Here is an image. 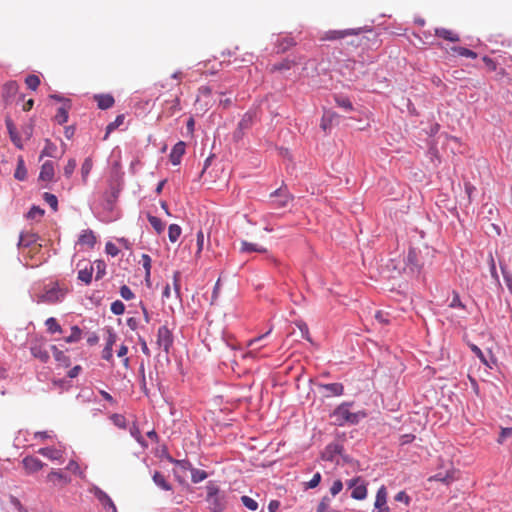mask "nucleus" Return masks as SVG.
Wrapping results in <instances>:
<instances>
[{"label": "nucleus", "mask_w": 512, "mask_h": 512, "mask_svg": "<svg viewBox=\"0 0 512 512\" xmlns=\"http://www.w3.org/2000/svg\"><path fill=\"white\" fill-rule=\"evenodd\" d=\"M76 166H77L76 160L73 158L69 159L67 164L64 167L65 177L70 178L73 175V173L76 169Z\"/></svg>", "instance_id": "49530a36"}, {"label": "nucleus", "mask_w": 512, "mask_h": 512, "mask_svg": "<svg viewBox=\"0 0 512 512\" xmlns=\"http://www.w3.org/2000/svg\"><path fill=\"white\" fill-rule=\"evenodd\" d=\"M167 460L178 466L180 469L184 470V471H190L193 469V465L192 463L188 460V459H181V460H178V459H174L172 456L168 455L167 456Z\"/></svg>", "instance_id": "2f4dec72"}, {"label": "nucleus", "mask_w": 512, "mask_h": 512, "mask_svg": "<svg viewBox=\"0 0 512 512\" xmlns=\"http://www.w3.org/2000/svg\"><path fill=\"white\" fill-rule=\"evenodd\" d=\"M38 453L52 461H63V451L55 447H43L38 450Z\"/></svg>", "instance_id": "2eb2a0df"}, {"label": "nucleus", "mask_w": 512, "mask_h": 512, "mask_svg": "<svg viewBox=\"0 0 512 512\" xmlns=\"http://www.w3.org/2000/svg\"><path fill=\"white\" fill-rule=\"evenodd\" d=\"M89 492L92 493L95 498L99 501V503L102 505L105 512H118L115 503L111 499V497L103 491L101 488H99L96 485H93Z\"/></svg>", "instance_id": "20e7f679"}, {"label": "nucleus", "mask_w": 512, "mask_h": 512, "mask_svg": "<svg viewBox=\"0 0 512 512\" xmlns=\"http://www.w3.org/2000/svg\"><path fill=\"white\" fill-rule=\"evenodd\" d=\"M182 229L178 224H170L168 227V237L172 243H175L180 238Z\"/></svg>", "instance_id": "c9c22d12"}, {"label": "nucleus", "mask_w": 512, "mask_h": 512, "mask_svg": "<svg viewBox=\"0 0 512 512\" xmlns=\"http://www.w3.org/2000/svg\"><path fill=\"white\" fill-rule=\"evenodd\" d=\"M422 266V263L419 262L416 249L410 248L405 257V271L411 275H419Z\"/></svg>", "instance_id": "0eeeda50"}, {"label": "nucleus", "mask_w": 512, "mask_h": 512, "mask_svg": "<svg viewBox=\"0 0 512 512\" xmlns=\"http://www.w3.org/2000/svg\"><path fill=\"white\" fill-rule=\"evenodd\" d=\"M97 106L101 110H106L114 105V98L110 94H97L94 96Z\"/></svg>", "instance_id": "6ab92c4d"}, {"label": "nucleus", "mask_w": 512, "mask_h": 512, "mask_svg": "<svg viewBox=\"0 0 512 512\" xmlns=\"http://www.w3.org/2000/svg\"><path fill=\"white\" fill-rule=\"evenodd\" d=\"M47 481L53 485H66L70 482V478L61 470H52L46 477Z\"/></svg>", "instance_id": "dca6fc26"}, {"label": "nucleus", "mask_w": 512, "mask_h": 512, "mask_svg": "<svg viewBox=\"0 0 512 512\" xmlns=\"http://www.w3.org/2000/svg\"><path fill=\"white\" fill-rule=\"evenodd\" d=\"M343 489V483L341 480L337 479L333 482L332 486L330 487V493L334 497L337 494H339Z\"/></svg>", "instance_id": "5fc2aeb1"}, {"label": "nucleus", "mask_w": 512, "mask_h": 512, "mask_svg": "<svg viewBox=\"0 0 512 512\" xmlns=\"http://www.w3.org/2000/svg\"><path fill=\"white\" fill-rule=\"evenodd\" d=\"M152 478H153V482L155 483V485L158 486L159 488H161L162 490H164V491L172 490L171 484H169V482L166 480L165 476L163 474H161L160 472L156 471L153 474Z\"/></svg>", "instance_id": "bb28decb"}, {"label": "nucleus", "mask_w": 512, "mask_h": 512, "mask_svg": "<svg viewBox=\"0 0 512 512\" xmlns=\"http://www.w3.org/2000/svg\"><path fill=\"white\" fill-rule=\"evenodd\" d=\"M240 251L243 253H250V252L265 253V252H267V249L263 246H259L258 244L250 243L248 241L243 240L241 242Z\"/></svg>", "instance_id": "393cba45"}, {"label": "nucleus", "mask_w": 512, "mask_h": 512, "mask_svg": "<svg viewBox=\"0 0 512 512\" xmlns=\"http://www.w3.org/2000/svg\"><path fill=\"white\" fill-rule=\"evenodd\" d=\"M119 293L121 297L127 301L132 300L135 297V294L127 285H122L120 287Z\"/></svg>", "instance_id": "3c124183"}, {"label": "nucleus", "mask_w": 512, "mask_h": 512, "mask_svg": "<svg viewBox=\"0 0 512 512\" xmlns=\"http://www.w3.org/2000/svg\"><path fill=\"white\" fill-rule=\"evenodd\" d=\"M82 331L78 326L71 327V333L69 336L65 337L64 340L66 343H76L81 339Z\"/></svg>", "instance_id": "58836bf2"}, {"label": "nucleus", "mask_w": 512, "mask_h": 512, "mask_svg": "<svg viewBox=\"0 0 512 512\" xmlns=\"http://www.w3.org/2000/svg\"><path fill=\"white\" fill-rule=\"evenodd\" d=\"M69 293L68 287L60 285L58 282H51L43 287V291L36 296L34 301L37 304H57L61 303Z\"/></svg>", "instance_id": "f03ea898"}, {"label": "nucleus", "mask_w": 512, "mask_h": 512, "mask_svg": "<svg viewBox=\"0 0 512 512\" xmlns=\"http://www.w3.org/2000/svg\"><path fill=\"white\" fill-rule=\"evenodd\" d=\"M321 479H322V476H321L320 472H316L313 475V477L310 479V481L305 483V489H314V488H316L320 484Z\"/></svg>", "instance_id": "09e8293b"}, {"label": "nucleus", "mask_w": 512, "mask_h": 512, "mask_svg": "<svg viewBox=\"0 0 512 512\" xmlns=\"http://www.w3.org/2000/svg\"><path fill=\"white\" fill-rule=\"evenodd\" d=\"M116 339H117V335L115 334V332H113V330L109 329L105 346L113 348V345L116 343Z\"/></svg>", "instance_id": "680f3d73"}, {"label": "nucleus", "mask_w": 512, "mask_h": 512, "mask_svg": "<svg viewBox=\"0 0 512 512\" xmlns=\"http://www.w3.org/2000/svg\"><path fill=\"white\" fill-rule=\"evenodd\" d=\"M53 355L56 361L58 362H66L68 358L64 354L63 351L59 350L56 346H52Z\"/></svg>", "instance_id": "bf43d9fd"}, {"label": "nucleus", "mask_w": 512, "mask_h": 512, "mask_svg": "<svg viewBox=\"0 0 512 512\" xmlns=\"http://www.w3.org/2000/svg\"><path fill=\"white\" fill-rule=\"evenodd\" d=\"M43 157H57V146L49 139L45 140V146L40 154V159Z\"/></svg>", "instance_id": "b1692460"}, {"label": "nucleus", "mask_w": 512, "mask_h": 512, "mask_svg": "<svg viewBox=\"0 0 512 512\" xmlns=\"http://www.w3.org/2000/svg\"><path fill=\"white\" fill-rule=\"evenodd\" d=\"M38 239V236L34 233H21L19 237V241L17 246L20 247H29L33 243H35Z\"/></svg>", "instance_id": "a878e982"}, {"label": "nucleus", "mask_w": 512, "mask_h": 512, "mask_svg": "<svg viewBox=\"0 0 512 512\" xmlns=\"http://www.w3.org/2000/svg\"><path fill=\"white\" fill-rule=\"evenodd\" d=\"M22 464L26 472L29 474L35 473L45 466V463H43L39 458L31 455L23 458Z\"/></svg>", "instance_id": "9b49d317"}, {"label": "nucleus", "mask_w": 512, "mask_h": 512, "mask_svg": "<svg viewBox=\"0 0 512 512\" xmlns=\"http://www.w3.org/2000/svg\"><path fill=\"white\" fill-rule=\"evenodd\" d=\"M45 325H46L47 331H48L50 334L62 333V328H61V326L59 325V323H58V321L56 320V318H54V317H50V318H48V319L45 321Z\"/></svg>", "instance_id": "f704fd0d"}, {"label": "nucleus", "mask_w": 512, "mask_h": 512, "mask_svg": "<svg viewBox=\"0 0 512 512\" xmlns=\"http://www.w3.org/2000/svg\"><path fill=\"white\" fill-rule=\"evenodd\" d=\"M25 83L31 90H36L40 85V79L37 75H28L25 79Z\"/></svg>", "instance_id": "a18cd8bd"}, {"label": "nucleus", "mask_w": 512, "mask_h": 512, "mask_svg": "<svg viewBox=\"0 0 512 512\" xmlns=\"http://www.w3.org/2000/svg\"><path fill=\"white\" fill-rule=\"evenodd\" d=\"M186 144L183 141H178L171 149L169 160L172 165L176 166L181 163V159L185 153Z\"/></svg>", "instance_id": "f8f14e48"}, {"label": "nucleus", "mask_w": 512, "mask_h": 512, "mask_svg": "<svg viewBox=\"0 0 512 512\" xmlns=\"http://www.w3.org/2000/svg\"><path fill=\"white\" fill-rule=\"evenodd\" d=\"M151 257L148 254H142L141 263L145 270V280L149 282L151 276Z\"/></svg>", "instance_id": "e433bc0d"}, {"label": "nucleus", "mask_w": 512, "mask_h": 512, "mask_svg": "<svg viewBox=\"0 0 512 512\" xmlns=\"http://www.w3.org/2000/svg\"><path fill=\"white\" fill-rule=\"evenodd\" d=\"M241 502L242 504L249 510L251 511H255L258 509V503L256 500H254L253 498L249 497V496H242L241 497Z\"/></svg>", "instance_id": "37998d69"}, {"label": "nucleus", "mask_w": 512, "mask_h": 512, "mask_svg": "<svg viewBox=\"0 0 512 512\" xmlns=\"http://www.w3.org/2000/svg\"><path fill=\"white\" fill-rule=\"evenodd\" d=\"M387 504V489L384 485L380 486L376 493L374 507L379 509L377 512H390Z\"/></svg>", "instance_id": "9d476101"}, {"label": "nucleus", "mask_w": 512, "mask_h": 512, "mask_svg": "<svg viewBox=\"0 0 512 512\" xmlns=\"http://www.w3.org/2000/svg\"><path fill=\"white\" fill-rule=\"evenodd\" d=\"M105 252L112 256V257H115L119 254L120 250L118 249V247L112 243V242H107L106 245H105Z\"/></svg>", "instance_id": "864d4df0"}, {"label": "nucleus", "mask_w": 512, "mask_h": 512, "mask_svg": "<svg viewBox=\"0 0 512 512\" xmlns=\"http://www.w3.org/2000/svg\"><path fill=\"white\" fill-rule=\"evenodd\" d=\"M415 439V435L413 434H404L400 436V445H406L411 443Z\"/></svg>", "instance_id": "774afa93"}, {"label": "nucleus", "mask_w": 512, "mask_h": 512, "mask_svg": "<svg viewBox=\"0 0 512 512\" xmlns=\"http://www.w3.org/2000/svg\"><path fill=\"white\" fill-rule=\"evenodd\" d=\"M93 271L94 268L92 265L85 267L84 269H80L77 276L78 280L84 282L86 285H89L92 281Z\"/></svg>", "instance_id": "c85d7f7f"}, {"label": "nucleus", "mask_w": 512, "mask_h": 512, "mask_svg": "<svg viewBox=\"0 0 512 512\" xmlns=\"http://www.w3.org/2000/svg\"><path fill=\"white\" fill-rule=\"evenodd\" d=\"M395 501L397 502H403L405 503L406 505H409L410 504V501H411V498L409 495H407V493L405 491H399L395 497H394Z\"/></svg>", "instance_id": "13d9d810"}, {"label": "nucleus", "mask_w": 512, "mask_h": 512, "mask_svg": "<svg viewBox=\"0 0 512 512\" xmlns=\"http://www.w3.org/2000/svg\"><path fill=\"white\" fill-rule=\"evenodd\" d=\"M472 352L480 359V361L488 366V362L482 350L475 344L471 345Z\"/></svg>", "instance_id": "4d7b16f0"}, {"label": "nucleus", "mask_w": 512, "mask_h": 512, "mask_svg": "<svg viewBox=\"0 0 512 512\" xmlns=\"http://www.w3.org/2000/svg\"><path fill=\"white\" fill-rule=\"evenodd\" d=\"M451 50L454 54L461 57L476 59L478 56L477 53L474 52L473 50L461 46H454L451 48Z\"/></svg>", "instance_id": "c756f323"}, {"label": "nucleus", "mask_w": 512, "mask_h": 512, "mask_svg": "<svg viewBox=\"0 0 512 512\" xmlns=\"http://www.w3.org/2000/svg\"><path fill=\"white\" fill-rule=\"evenodd\" d=\"M353 405L354 402H343L334 409L331 416L335 419L336 425L340 427L345 425H357L361 420L367 417L365 410L351 412L350 409Z\"/></svg>", "instance_id": "f257e3e1"}, {"label": "nucleus", "mask_w": 512, "mask_h": 512, "mask_svg": "<svg viewBox=\"0 0 512 512\" xmlns=\"http://www.w3.org/2000/svg\"><path fill=\"white\" fill-rule=\"evenodd\" d=\"M204 245V234L202 230L197 232V252L200 253L203 250Z\"/></svg>", "instance_id": "338daca9"}, {"label": "nucleus", "mask_w": 512, "mask_h": 512, "mask_svg": "<svg viewBox=\"0 0 512 512\" xmlns=\"http://www.w3.org/2000/svg\"><path fill=\"white\" fill-rule=\"evenodd\" d=\"M54 177V164L52 161H46L41 166L39 179L42 181H51Z\"/></svg>", "instance_id": "aec40b11"}, {"label": "nucleus", "mask_w": 512, "mask_h": 512, "mask_svg": "<svg viewBox=\"0 0 512 512\" xmlns=\"http://www.w3.org/2000/svg\"><path fill=\"white\" fill-rule=\"evenodd\" d=\"M206 502L212 512H223L228 504V494L220 490L216 482L209 481L206 485Z\"/></svg>", "instance_id": "7ed1b4c3"}, {"label": "nucleus", "mask_w": 512, "mask_h": 512, "mask_svg": "<svg viewBox=\"0 0 512 512\" xmlns=\"http://www.w3.org/2000/svg\"><path fill=\"white\" fill-rule=\"evenodd\" d=\"M331 498L328 496H324L317 506V512H329Z\"/></svg>", "instance_id": "603ef678"}, {"label": "nucleus", "mask_w": 512, "mask_h": 512, "mask_svg": "<svg viewBox=\"0 0 512 512\" xmlns=\"http://www.w3.org/2000/svg\"><path fill=\"white\" fill-rule=\"evenodd\" d=\"M43 199L52 208L53 211H57V209H58V199H57V197L54 194L45 192L43 194Z\"/></svg>", "instance_id": "79ce46f5"}, {"label": "nucleus", "mask_w": 512, "mask_h": 512, "mask_svg": "<svg viewBox=\"0 0 512 512\" xmlns=\"http://www.w3.org/2000/svg\"><path fill=\"white\" fill-rule=\"evenodd\" d=\"M344 452V446L339 442H332L326 445L321 453V459L323 461L339 464L337 456L342 455Z\"/></svg>", "instance_id": "423d86ee"}, {"label": "nucleus", "mask_w": 512, "mask_h": 512, "mask_svg": "<svg viewBox=\"0 0 512 512\" xmlns=\"http://www.w3.org/2000/svg\"><path fill=\"white\" fill-rule=\"evenodd\" d=\"M334 99L337 106L343 109L345 112H350L354 109L351 100L347 96L337 94L334 96Z\"/></svg>", "instance_id": "5701e85b"}, {"label": "nucleus", "mask_w": 512, "mask_h": 512, "mask_svg": "<svg viewBox=\"0 0 512 512\" xmlns=\"http://www.w3.org/2000/svg\"><path fill=\"white\" fill-rule=\"evenodd\" d=\"M174 337L171 330L166 326H160L157 331V345L162 348L163 351L168 354L171 347L173 346Z\"/></svg>", "instance_id": "39448f33"}, {"label": "nucleus", "mask_w": 512, "mask_h": 512, "mask_svg": "<svg viewBox=\"0 0 512 512\" xmlns=\"http://www.w3.org/2000/svg\"><path fill=\"white\" fill-rule=\"evenodd\" d=\"M256 113L254 111H247L238 123L240 129L245 131L250 129L254 123Z\"/></svg>", "instance_id": "4be33fe9"}, {"label": "nucleus", "mask_w": 512, "mask_h": 512, "mask_svg": "<svg viewBox=\"0 0 512 512\" xmlns=\"http://www.w3.org/2000/svg\"><path fill=\"white\" fill-rule=\"evenodd\" d=\"M448 307L452 309L466 310V305L461 301L460 295L457 291H452V298L448 303Z\"/></svg>", "instance_id": "473e14b6"}, {"label": "nucleus", "mask_w": 512, "mask_h": 512, "mask_svg": "<svg viewBox=\"0 0 512 512\" xmlns=\"http://www.w3.org/2000/svg\"><path fill=\"white\" fill-rule=\"evenodd\" d=\"M78 244L94 248L96 244V236L91 229L83 230L78 238Z\"/></svg>", "instance_id": "f3484780"}, {"label": "nucleus", "mask_w": 512, "mask_h": 512, "mask_svg": "<svg viewBox=\"0 0 512 512\" xmlns=\"http://www.w3.org/2000/svg\"><path fill=\"white\" fill-rule=\"evenodd\" d=\"M71 109V100H65V104L58 108L55 115V121L59 125H63L68 121L69 110Z\"/></svg>", "instance_id": "a211bd4d"}, {"label": "nucleus", "mask_w": 512, "mask_h": 512, "mask_svg": "<svg viewBox=\"0 0 512 512\" xmlns=\"http://www.w3.org/2000/svg\"><path fill=\"white\" fill-rule=\"evenodd\" d=\"M54 435H53V432L52 431H37L34 433V438L35 439H48V438H52Z\"/></svg>", "instance_id": "0e129e2a"}, {"label": "nucleus", "mask_w": 512, "mask_h": 512, "mask_svg": "<svg viewBox=\"0 0 512 512\" xmlns=\"http://www.w3.org/2000/svg\"><path fill=\"white\" fill-rule=\"evenodd\" d=\"M271 198H276L273 202L276 208H283L293 199V196L288 192L286 187H280L270 194Z\"/></svg>", "instance_id": "6e6552de"}, {"label": "nucleus", "mask_w": 512, "mask_h": 512, "mask_svg": "<svg viewBox=\"0 0 512 512\" xmlns=\"http://www.w3.org/2000/svg\"><path fill=\"white\" fill-rule=\"evenodd\" d=\"M435 36L450 42H458L460 40V37L457 33L442 27L435 28Z\"/></svg>", "instance_id": "412c9836"}, {"label": "nucleus", "mask_w": 512, "mask_h": 512, "mask_svg": "<svg viewBox=\"0 0 512 512\" xmlns=\"http://www.w3.org/2000/svg\"><path fill=\"white\" fill-rule=\"evenodd\" d=\"M97 272H96V280H100L105 275V264L102 261H98L96 263Z\"/></svg>", "instance_id": "e2e57ef3"}, {"label": "nucleus", "mask_w": 512, "mask_h": 512, "mask_svg": "<svg viewBox=\"0 0 512 512\" xmlns=\"http://www.w3.org/2000/svg\"><path fill=\"white\" fill-rule=\"evenodd\" d=\"M351 497L355 500H364L367 497V486L364 480L354 487Z\"/></svg>", "instance_id": "cd10ccee"}, {"label": "nucleus", "mask_w": 512, "mask_h": 512, "mask_svg": "<svg viewBox=\"0 0 512 512\" xmlns=\"http://www.w3.org/2000/svg\"><path fill=\"white\" fill-rule=\"evenodd\" d=\"M124 118L125 117L123 114L118 115L113 122H111L107 125L106 134L111 133L112 131L117 129L120 125H122L124 122Z\"/></svg>", "instance_id": "c03bdc74"}, {"label": "nucleus", "mask_w": 512, "mask_h": 512, "mask_svg": "<svg viewBox=\"0 0 512 512\" xmlns=\"http://www.w3.org/2000/svg\"><path fill=\"white\" fill-rule=\"evenodd\" d=\"M110 309L114 315H121L125 311V305L122 301L116 300L112 302Z\"/></svg>", "instance_id": "de8ad7c7"}, {"label": "nucleus", "mask_w": 512, "mask_h": 512, "mask_svg": "<svg viewBox=\"0 0 512 512\" xmlns=\"http://www.w3.org/2000/svg\"><path fill=\"white\" fill-rule=\"evenodd\" d=\"M179 279H180V272L176 271L173 274V286H174V291H175L177 298H180V296H181Z\"/></svg>", "instance_id": "052dcab7"}, {"label": "nucleus", "mask_w": 512, "mask_h": 512, "mask_svg": "<svg viewBox=\"0 0 512 512\" xmlns=\"http://www.w3.org/2000/svg\"><path fill=\"white\" fill-rule=\"evenodd\" d=\"M319 388L326 391L325 396H341L344 394V386L342 383H327V384H319Z\"/></svg>", "instance_id": "4468645a"}, {"label": "nucleus", "mask_w": 512, "mask_h": 512, "mask_svg": "<svg viewBox=\"0 0 512 512\" xmlns=\"http://www.w3.org/2000/svg\"><path fill=\"white\" fill-rule=\"evenodd\" d=\"M44 215V210L41 209L40 207L38 206H32L30 208V210L27 212V215L26 217L28 219H35V218H40Z\"/></svg>", "instance_id": "8fccbe9b"}, {"label": "nucleus", "mask_w": 512, "mask_h": 512, "mask_svg": "<svg viewBox=\"0 0 512 512\" xmlns=\"http://www.w3.org/2000/svg\"><path fill=\"white\" fill-rule=\"evenodd\" d=\"M9 136H10L12 143L15 145V147H17L18 149H23L22 138L17 131L11 132V134Z\"/></svg>", "instance_id": "6e6d98bb"}, {"label": "nucleus", "mask_w": 512, "mask_h": 512, "mask_svg": "<svg viewBox=\"0 0 512 512\" xmlns=\"http://www.w3.org/2000/svg\"><path fill=\"white\" fill-rule=\"evenodd\" d=\"M208 477L206 471L194 468L191 470V481L194 484L200 483Z\"/></svg>", "instance_id": "4c0bfd02"}, {"label": "nucleus", "mask_w": 512, "mask_h": 512, "mask_svg": "<svg viewBox=\"0 0 512 512\" xmlns=\"http://www.w3.org/2000/svg\"><path fill=\"white\" fill-rule=\"evenodd\" d=\"M276 53H284L291 47L296 45V41L291 36H278L277 39L274 42Z\"/></svg>", "instance_id": "ddd939ff"}, {"label": "nucleus", "mask_w": 512, "mask_h": 512, "mask_svg": "<svg viewBox=\"0 0 512 512\" xmlns=\"http://www.w3.org/2000/svg\"><path fill=\"white\" fill-rule=\"evenodd\" d=\"M147 218H148L150 225L153 227V229L156 231L157 234H161L164 231L165 224L163 223V221L160 218L150 215V214H148Z\"/></svg>", "instance_id": "72a5a7b5"}, {"label": "nucleus", "mask_w": 512, "mask_h": 512, "mask_svg": "<svg viewBox=\"0 0 512 512\" xmlns=\"http://www.w3.org/2000/svg\"><path fill=\"white\" fill-rule=\"evenodd\" d=\"M14 177L17 180H19V181H23V180L26 179V177H27V170H26V167L24 165L23 159H19L17 168H16L15 173H14Z\"/></svg>", "instance_id": "ea45409f"}, {"label": "nucleus", "mask_w": 512, "mask_h": 512, "mask_svg": "<svg viewBox=\"0 0 512 512\" xmlns=\"http://www.w3.org/2000/svg\"><path fill=\"white\" fill-rule=\"evenodd\" d=\"M93 168V161L91 157H87L81 166V177L83 183H87L88 176Z\"/></svg>", "instance_id": "7c9ffc66"}, {"label": "nucleus", "mask_w": 512, "mask_h": 512, "mask_svg": "<svg viewBox=\"0 0 512 512\" xmlns=\"http://www.w3.org/2000/svg\"><path fill=\"white\" fill-rule=\"evenodd\" d=\"M296 64H297V62L295 60L287 58V59H284L280 63L274 64L273 70H275V71L289 70Z\"/></svg>", "instance_id": "a19ab883"}, {"label": "nucleus", "mask_w": 512, "mask_h": 512, "mask_svg": "<svg viewBox=\"0 0 512 512\" xmlns=\"http://www.w3.org/2000/svg\"><path fill=\"white\" fill-rule=\"evenodd\" d=\"M364 29L363 28H354V29H345V30H330L325 33L323 37L324 40H337L342 39L349 35H358Z\"/></svg>", "instance_id": "1a4fd4ad"}, {"label": "nucleus", "mask_w": 512, "mask_h": 512, "mask_svg": "<svg viewBox=\"0 0 512 512\" xmlns=\"http://www.w3.org/2000/svg\"><path fill=\"white\" fill-rule=\"evenodd\" d=\"M102 358L106 361H112L113 359V348L112 347H104L102 351Z\"/></svg>", "instance_id": "69168bd1"}]
</instances>
